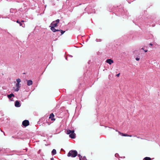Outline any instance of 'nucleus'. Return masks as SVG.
<instances>
[{"label": "nucleus", "mask_w": 160, "mask_h": 160, "mask_svg": "<svg viewBox=\"0 0 160 160\" xmlns=\"http://www.w3.org/2000/svg\"><path fill=\"white\" fill-rule=\"evenodd\" d=\"M60 21L59 19H57L55 21H53L51 24L50 27H51V30L53 32L58 31V29H56L55 28L58 25V24Z\"/></svg>", "instance_id": "1"}, {"label": "nucleus", "mask_w": 160, "mask_h": 160, "mask_svg": "<svg viewBox=\"0 0 160 160\" xmlns=\"http://www.w3.org/2000/svg\"><path fill=\"white\" fill-rule=\"evenodd\" d=\"M78 154L76 150H72L69 151L68 154V156H71L72 157H76Z\"/></svg>", "instance_id": "2"}, {"label": "nucleus", "mask_w": 160, "mask_h": 160, "mask_svg": "<svg viewBox=\"0 0 160 160\" xmlns=\"http://www.w3.org/2000/svg\"><path fill=\"white\" fill-rule=\"evenodd\" d=\"M22 125L26 127L29 125V122L28 120H25L22 122Z\"/></svg>", "instance_id": "3"}, {"label": "nucleus", "mask_w": 160, "mask_h": 160, "mask_svg": "<svg viewBox=\"0 0 160 160\" xmlns=\"http://www.w3.org/2000/svg\"><path fill=\"white\" fill-rule=\"evenodd\" d=\"M16 88H15L14 90L15 92H18L19 89V88L20 87V86L19 84L16 83Z\"/></svg>", "instance_id": "4"}, {"label": "nucleus", "mask_w": 160, "mask_h": 160, "mask_svg": "<svg viewBox=\"0 0 160 160\" xmlns=\"http://www.w3.org/2000/svg\"><path fill=\"white\" fill-rule=\"evenodd\" d=\"M15 106L16 107H20L21 104L19 102L18 100L16 101L15 102Z\"/></svg>", "instance_id": "5"}, {"label": "nucleus", "mask_w": 160, "mask_h": 160, "mask_svg": "<svg viewBox=\"0 0 160 160\" xmlns=\"http://www.w3.org/2000/svg\"><path fill=\"white\" fill-rule=\"evenodd\" d=\"M74 131L69 135V137L72 138H75V134L74 133Z\"/></svg>", "instance_id": "6"}, {"label": "nucleus", "mask_w": 160, "mask_h": 160, "mask_svg": "<svg viewBox=\"0 0 160 160\" xmlns=\"http://www.w3.org/2000/svg\"><path fill=\"white\" fill-rule=\"evenodd\" d=\"M106 62H107V63L111 65L113 63V61L111 59H107L106 61Z\"/></svg>", "instance_id": "7"}, {"label": "nucleus", "mask_w": 160, "mask_h": 160, "mask_svg": "<svg viewBox=\"0 0 160 160\" xmlns=\"http://www.w3.org/2000/svg\"><path fill=\"white\" fill-rule=\"evenodd\" d=\"M24 22V21L23 20H22L21 22H20V21H19L18 20L17 21H16V22L17 23H19V24L20 26H22L23 27H24L25 26V24H23L22 23V22Z\"/></svg>", "instance_id": "8"}, {"label": "nucleus", "mask_w": 160, "mask_h": 160, "mask_svg": "<svg viewBox=\"0 0 160 160\" xmlns=\"http://www.w3.org/2000/svg\"><path fill=\"white\" fill-rule=\"evenodd\" d=\"M10 12L12 13H15L17 12V10L16 9L11 8L10 9Z\"/></svg>", "instance_id": "9"}, {"label": "nucleus", "mask_w": 160, "mask_h": 160, "mask_svg": "<svg viewBox=\"0 0 160 160\" xmlns=\"http://www.w3.org/2000/svg\"><path fill=\"white\" fill-rule=\"evenodd\" d=\"M32 84V82L31 80H28L27 81V84L28 86H30Z\"/></svg>", "instance_id": "10"}, {"label": "nucleus", "mask_w": 160, "mask_h": 160, "mask_svg": "<svg viewBox=\"0 0 160 160\" xmlns=\"http://www.w3.org/2000/svg\"><path fill=\"white\" fill-rule=\"evenodd\" d=\"M54 116L53 114V113H52L50 114L49 118L51 119L52 120H55V119L53 118Z\"/></svg>", "instance_id": "11"}, {"label": "nucleus", "mask_w": 160, "mask_h": 160, "mask_svg": "<svg viewBox=\"0 0 160 160\" xmlns=\"http://www.w3.org/2000/svg\"><path fill=\"white\" fill-rule=\"evenodd\" d=\"M56 32H59L61 33V34H59V36L62 35L65 32V31H63L62 30H59V29H58V31H57Z\"/></svg>", "instance_id": "12"}, {"label": "nucleus", "mask_w": 160, "mask_h": 160, "mask_svg": "<svg viewBox=\"0 0 160 160\" xmlns=\"http://www.w3.org/2000/svg\"><path fill=\"white\" fill-rule=\"evenodd\" d=\"M74 131V130H68L67 131L66 133L67 134H70L71 133L72 131Z\"/></svg>", "instance_id": "13"}, {"label": "nucleus", "mask_w": 160, "mask_h": 160, "mask_svg": "<svg viewBox=\"0 0 160 160\" xmlns=\"http://www.w3.org/2000/svg\"><path fill=\"white\" fill-rule=\"evenodd\" d=\"M52 154L54 155L56 154V151L55 149H53L52 151Z\"/></svg>", "instance_id": "14"}, {"label": "nucleus", "mask_w": 160, "mask_h": 160, "mask_svg": "<svg viewBox=\"0 0 160 160\" xmlns=\"http://www.w3.org/2000/svg\"><path fill=\"white\" fill-rule=\"evenodd\" d=\"M7 96L10 99L12 97H14V96L13 93H11L10 94L8 95Z\"/></svg>", "instance_id": "15"}, {"label": "nucleus", "mask_w": 160, "mask_h": 160, "mask_svg": "<svg viewBox=\"0 0 160 160\" xmlns=\"http://www.w3.org/2000/svg\"><path fill=\"white\" fill-rule=\"evenodd\" d=\"M119 133H120V134L122 136H128V135L126 134H123V133H120L119 132H118Z\"/></svg>", "instance_id": "16"}, {"label": "nucleus", "mask_w": 160, "mask_h": 160, "mask_svg": "<svg viewBox=\"0 0 160 160\" xmlns=\"http://www.w3.org/2000/svg\"><path fill=\"white\" fill-rule=\"evenodd\" d=\"M16 81L17 82V83L19 84L20 82H21V81L20 79L18 78L16 79Z\"/></svg>", "instance_id": "17"}, {"label": "nucleus", "mask_w": 160, "mask_h": 160, "mask_svg": "<svg viewBox=\"0 0 160 160\" xmlns=\"http://www.w3.org/2000/svg\"><path fill=\"white\" fill-rule=\"evenodd\" d=\"M145 160H151V158L149 157H146L144 158Z\"/></svg>", "instance_id": "18"}, {"label": "nucleus", "mask_w": 160, "mask_h": 160, "mask_svg": "<svg viewBox=\"0 0 160 160\" xmlns=\"http://www.w3.org/2000/svg\"><path fill=\"white\" fill-rule=\"evenodd\" d=\"M78 157H79V159L80 160H82V156L80 154H78Z\"/></svg>", "instance_id": "19"}, {"label": "nucleus", "mask_w": 160, "mask_h": 160, "mask_svg": "<svg viewBox=\"0 0 160 160\" xmlns=\"http://www.w3.org/2000/svg\"><path fill=\"white\" fill-rule=\"evenodd\" d=\"M82 160H87L85 156H83V158L82 157Z\"/></svg>", "instance_id": "20"}, {"label": "nucleus", "mask_w": 160, "mask_h": 160, "mask_svg": "<svg viewBox=\"0 0 160 160\" xmlns=\"http://www.w3.org/2000/svg\"><path fill=\"white\" fill-rule=\"evenodd\" d=\"M96 41L97 42H101V39H97L96 40Z\"/></svg>", "instance_id": "21"}, {"label": "nucleus", "mask_w": 160, "mask_h": 160, "mask_svg": "<svg viewBox=\"0 0 160 160\" xmlns=\"http://www.w3.org/2000/svg\"><path fill=\"white\" fill-rule=\"evenodd\" d=\"M115 157L118 158V157L119 156V155L118 153H116L115 155Z\"/></svg>", "instance_id": "22"}, {"label": "nucleus", "mask_w": 160, "mask_h": 160, "mask_svg": "<svg viewBox=\"0 0 160 160\" xmlns=\"http://www.w3.org/2000/svg\"><path fill=\"white\" fill-rule=\"evenodd\" d=\"M141 49L143 50L145 52H147L148 51L147 50H144V48H142Z\"/></svg>", "instance_id": "23"}, {"label": "nucleus", "mask_w": 160, "mask_h": 160, "mask_svg": "<svg viewBox=\"0 0 160 160\" xmlns=\"http://www.w3.org/2000/svg\"><path fill=\"white\" fill-rule=\"evenodd\" d=\"M139 58H138V57L136 58V60H137V61H138L139 60Z\"/></svg>", "instance_id": "24"}, {"label": "nucleus", "mask_w": 160, "mask_h": 160, "mask_svg": "<svg viewBox=\"0 0 160 160\" xmlns=\"http://www.w3.org/2000/svg\"><path fill=\"white\" fill-rule=\"evenodd\" d=\"M146 139L147 140H148V141H151L152 140L151 139H149V138H147V139Z\"/></svg>", "instance_id": "25"}, {"label": "nucleus", "mask_w": 160, "mask_h": 160, "mask_svg": "<svg viewBox=\"0 0 160 160\" xmlns=\"http://www.w3.org/2000/svg\"><path fill=\"white\" fill-rule=\"evenodd\" d=\"M120 73H119L117 75H116V76L118 77L119 75H120Z\"/></svg>", "instance_id": "26"}, {"label": "nucleus", "mask_w": 160, "mask_h": 160, "mask_svg": "<svg viewBox=\"0 0 160 160\" xmlns=\"http://www.w3.org/2000/svg\"><path fill=\"white\" fill-rule=\"evenodd\" d=\"M127 136L130 137H132V135H128Z\"/></svg>", "instance_id": "27"}, {"label": "nucleus", "mask_w": 160, "mask_h": 160, "mask_svg": "<svg viewBox=\"0 0 160 160\" xmlns=\"http://www.w3.org/2000/svg\"><path fill=\"white\" fill-rule=\"evenodd\" d=\"M152 26L153 27H154V26H155V24H152Z\"/></svg>", "instance_id": "28"}, {"label": "nucleus", "mask_w": 160, "mask_h": 160, "mask_svg": "<svg viewBox=\"0 0 160 160\" xmlns=\"http://www.w3.org/2000/svg\"><path fill=\"white\" fill-rule=\"evenodd\" d=\"M68 56H69V57H72V56L71 55H69Z\"/></svg>", "instance_id": "29"}, {"label": "nucleus", "mask_w": 160, "mask_h": 160, "mask_svg": "<svg viewBox=\"0 0 160 160\" xmlns=\"http://www.w3.org/2000/svg\"><path fill=\"white\" fill-rule=\"evenodd\" d=\"M149 45H150V46H152V43H150Z\"/></svg>", "instance_id": "30"}, {"label": "nucleus", "mask_w": 160, "mask_h": 160, "mask_svg": "<svg viewBox=\"0 0 160 160\" xmlns=\"http://www.w3.org/2000/svg\"><path fill=\"white\" fill-rule=\"evenodd\" d=\"M54 159L53 158H51V160H53Z\"/></svg>", "instance_id": "31"}, {"label": "nucleus", "mask_w": 160, "mask_h": 160, "mask_svg": "<svg viewBox=\"0 0 160 160\" xmlns=\"http://www.w3.org/2000/svg\"><path fill=\"white\" fill-rule=\"evenodd\" d=\"M60 32H58V34L59 35V34H60Z\"/></svg>", "instance_id": "32"}, {"label": "nucleus", "mask_w": 160, "mask_h": 160, "mask_svg": "<svg viewBox=\"0 0 160 160\" xmlns=\"http://www.w3.org/2000/svg\"><path fill=\"white\" fill-rule=\"evenodd\" d=\"M114 11V10H112L111 11H110V12H112V11Z\"/></svg>", "instance_id": "33"}, {"label": "nucleus", "mask_w": 160, "mask_h": 160, "mask_svg": "<svg viewBox=\"0 0 160 160\" xmlns=\"http://www.w3.org/2000/svg\"><path fill=\"white\" fill-rule=\"evenodd\" d=\"M12 138H14V136H12Z\"/></svg>", "instance_id": "34"}, {"label": "nucleus", "mask_w": 160, "mask_h": 160, "mask_svg": "<svg viewBox=\"0 0 160 160\" xmlns=\"http://www.w3.org/2000/svg\"><path fill=\"white\" fill-rule=\"evenodd\" d=\"M137 137L138 138H140L139 137Z\"/></svg>", "instance_id": "35"}, {"label": "nucleus", "mask_w": 160, "mask_h": 160, "mask_svg": "<svg viewBox=\"0 0 160 160\" xmlns=\"http://www.w3.org/2000/svg\"><path fill=\"white\" fill-rule=\"evenodd\" d=\"M66 60H67V58L66 57Z\"/></svg>", "instance_id": "36"}, {"label": "nucleus", "mask_w": 160, "mask_h": 160, "mask_svg": "<svg viewBox=\"0 0 160 160\" xmlns=\"http://www.w3.org/2000/svg\"><path fill=\"white\" fill-rule=\"evenodd\" d=\"M123 12H123V13L125 12V11H123Z\"/></svg>", "instance_id": "37"}, {"label": "nucleus", "mask_w": 160, "mask_h": 160, "mask_svg": "<svg viewBox=\"0 0 160 160\" xmlns=\"http://www.w3.org/2000/svg\"><path fill=\"white\" fill-rule=\"evenodd\" d=\"M127 12H126V14H126V15L127 14Z\"/></svg>", "instance_id": "38"}]
</instances>
